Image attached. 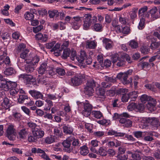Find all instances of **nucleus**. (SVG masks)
I'll return each instance as SVG.
<instances>
[{
    "label": "nucleus",
    "instance_id": "62",
    "mask_svg": "<svg viewBox=\"0 0 160 160\" xmlns=\"http://www.w3.org/2000/svg\"><path fill=\"white\" fill-rule=\"evenodd\" d=\"M122 32L123 34L127 35L130 32V30L129 27L128 26H125L122 28Z\"/></svg>",
    "mask_w": 160,
    "mask_h": 160
},
{
    "label": "nucleus",
    "instance_id": "32",
    "mask_svg": "<svg viewBox=\"0 0 160 160\" xmlns=\"http://www.w3.org/2000/svg\"><path fill=\"white\" fill-rule=\"evenodd\" d=\"M45 101L47 103L44 106V109L46 111L50 110L51 107L53 106L52 102L48 99H47Z\"/></svg>",
    "mask_w": 160,
    "mask_h": 160
},
{
    "label": "nucleus",
    "instance_id": "57",
    "mask_svg": "<svg viewBox=\"0 0 160 160\" xmlns=\"http://www.w3.org/2000/svg\"><path fill=\"white\" fill-rule=\"evenodd\" d=\"M98 142L96 140H92L89 143V145L91 147V150H92V147H96L98 145Z\"/></svg>",
    "mask_w": 160,
    "mask_h": 160
},
{
    "label": "nucleus",
    "instance_id": "29",
    "mask_svg": "<svg viewBox=\"0 0 160 160\" xmlns=\"http://www.w3.org/2000/svg\"><path fill=\"white\" fill-rule=\"evenodd\" d=\"M108 135H114L116 137H123L125 135V133L121 132H117L114 130H111L108 132Z\"/></svg>",
    "mask_w": 160,
    "mask_h": 160
},
{
    "label": "nucleus",
    "instance_id": "60",
    "mask_svg": "<svg viewBox=\"0 0 160 160\" xmlns=\"http://www.w3.org/2000/svg\"><path fill=\"white\" fill-rule=\"evenodd\" d=\"M21 108L23 112L27 115L28 116H30L31 112L29 108L24 106L21 107Z\"/></svg>",
    "mask_w": 160,
    "mask_h": 160
},
{
    "label": "nucleus",
    "instance_id": "38",
    "mask_svg": "<svg viewBox=\"0 0 160 160\" xmlns=\"http://www.w3.org/2000/svg\"><path fill=\"white\" fill-rule=\"evenodd\" d=\"M96 46V44L94 41H88L86 42V47L90 49H94Z\"/></svg>",
    "mask_w": 160,
    "mask_h": 160
},
{
    "label": "nucleus",
    "instance_id": "8",
    "mask_svg": "<svg viewBox=\"0 0 160 160\" xmlns=\"http://www.w3.org/2000/svg\"><path fill=\"white\" fill-rule=\"evenodd\" d=\"M112 62L117 67H120L123 66L125 64V60L123 58H120L118 54L112 55L111 58Z\"/></svg>",
    "mask_w": 160,
    "mask_h": 160
},
{
    "label": "nucleus",
    "instance_id": "31",
    "mask_svg": "<svg viewBox=\"0 0 160 160\" xmlns=\"http://www.w3.org/2000/svg\"><path fill=\"white\" fill-rule=\"evenodd\" d=\"M28 60H24L23 59L18 58V60L17 64L18 66L20 68H23L26 65L25 63H26V61Z\"/></svg>",
    "mask_w": 160,
    "mask_h": 160
},
{
    "label": "nucleus",
    "instance_id": "43",
    "mask_svg": "<svg viewBox=\"0 0 160 160\" xmlns=\"http://www.w3.org/2000/svg\"><path fill=\"white\" fill-rule=\"evenodd\" d=\"M105 132L103 131H98L94 132L93 135L96 138H100L104 136Z\"/></svg>",
    "mask_w": 160,
    "mask_h": 160
},
{
    "label": "nucleus",
    "instance_id": "24",
    "mask_svg": "<svg viewBox=\"0 0 160 160\" xmlns=\"http://www.w3.org/2000/svg\"><path fill=\"white\" fill-rule=\"evenodd\" d=\"M28 64L24 67L25 71L28 73H31L35 70L34 66L31 63Z\"/></svg>",
    "mask_w": 160,
    "mask_h": 160
},
{
    "label": "nucleus",
    "instance_id": "18",
    "mask_svg": "<svg viewBox=\"0 0 160 160\" xmlns=\"http://www.w3.org/2000/svg\"><path fill=\"white\" fill-rule=\"evenodd\" d=\"M48 67L47 62L42 63L38 68V73L41 75L43 74L46 72Z\"/></svg>",
    "mask_w": 160,
    "mask_h": 160
},
{
    "label": "nucleus",
    "instance_id": "46",
    "mask_svg": "<svg viewBox=\"0 0 160 160\" xmlns=\"http://www.w3.org/2000/svg\"><path fill=\"white\" fill-rule=\"evenodd\" d=\"M24 18L28 20H32L34 18L33 14L30 12H27L24 14Z\"/></svg>",
    "mask_w": 160,
    "mask_h": 160
},
{
    "label": "nucleus",
    "instance_id": "63",
    "mask_svg": "<svg viewBox=\"0 0 160 160\" xmlns=\"http://www.w3.org/2000/svg\"><path fill=\"white\" fill-rule=\"evenodd\" d=\"M19 92L18 88L11 89L10 91V93L11 95L13 96H15Z\"/></svg>",
    "mask_w": 160,
    "mask_h": 160
},
{
    "label": "nucleus",
    "instance_id": "58",
    "mask_svg": "<svg viewBox=\"0 0 160 160\" xmlns=\"http://www.w3.org/2000/svg\"><path fill=\"white\" fill-rule=\"evenodd\" d=\"M54 134L55 135H56V137H60L62 135V132L59 129L55 128L54 130Z\"/></svg>",
    "mask_w": 160,
    "mask_h": 160
},
{
    "label": "nucleus",
    "instance_id": "53",
    "mask_svg": "<svg viewBox=\"0 0 160 160\" xmlns=\"http://www.w3.org/2000/svg\"><path fill=\"white\" fill-rule=\"evenodd\" d=\"M56 73L60 76H63L65 75L66 73L65 70L61 68H57L56 69Z\"/></svg>",
    "mask_w": 160,
    "mask_h": 160
},
{
    "label": "nucleus",
    "instance_id": "55",
    "mask_svg": "<svg viewBox=\"0 0 160 160\" xmlns=\"http://www.w3.org/2000/svg\"><path fill=\"white\" fill-rule=\"evenodd\" d=\"M128 92V90L126 88H120L118 90L117 92L118 94L122 95L126 94V93Z\"/></svg>",
    "mask_w": 160,
    "mask_h": 160
},
{
    "label": "nucleus",
    "instance_id": "30",
    "mask_svg": "<svg viewBox=\"0 0 160 160\" xmlns=\"http://www.w3.org/2000/svg\"><path fill=\"white\" fill-rule=\"evenodd\" d=\"M28 97L25 94H21L19 95L18 102L20 103H26V101L28 99Z\"/></svg>",
    "mask_w": 160,
    "mask_h": 160
},
{
    "label": "nucleus",
    "instance_id": "36",
    "mask_svg": "<svg viewBox=\"0 0 160 160\" xmlns=\"http://www.w3.org/2000/svg\"><path fill=\"white\" fill-rule=\"evenodd\" d=\"M16 71L12 68L10 67L7 68L4 71V73L6 75H11L15 73Z\"/></svg>",
    "mask_w": 160,
    "mask_h": 160
},
{
    "label": "nucleus",
    "instance_id": "52",
    "mask_svg": "<svg viewBox=\"0 0 160 160\" xmlns=\"http://www.w3.org/2000/svg\"><path fill=\"white\" fill-rule=\"evenodd\" d=\"M112 25L114 28V29L117 32H122V27L118 25H116L113 23H112Z\"/></svg>",
    "mask_w": 160,
    "mask_h": 160
},
{
    "label": "nucleus",
    "instance_id": "22",
    "mask_svg": "<svg viewBox=\"0 0 160 160\" xmlns=\"http://www.w3.org/2000/svg\"><path fill=\"white\" fill-rule=\"evenodd\" d=\"M63 132L67 134H70L73 131L72 127L68 124H64L62 127Z\"/></svg>",
    "mask_w": 160,
    "mask_h": 160
},
{
    "label": "nucleus",
    "instance_id": "39",
    "mask_svg": "<svg viewBox=\"0 0 160 160\" xmlns=\"http://www.w3.org/2000/svg\"><path fill=\"white\" fill-rule=\"evenodd\" d=\"M70 52V50L69 48H67L64 49L63 54L62 55V57L64 59L67 58L69 55Z\"/></svg>",
    "mask_w": 160,
    "mask_h": 160
},
{
    "label": "nucleus",
    "instance_id": "56",
    "mask_svg": "<svg viewBox=\"0 0 160 160\" xmlns=\"http://www.w3.org/2000/svg\"><path fill=\"white\" fill-rule=\"evenodd\" d=\"M149 66L148 63L145 62H141L139 64V66L142 69L148 68Z\"/></svg>",
    "mask_w": 160,
    "mask_h": 160
},
{
    "label": "nucleus",
    "instance_id": "40",
    "mask_svg": "<svg viewBox=\"0 0 160 160\" xmlns=\"http://www.w3.org/2000/svg\"><path fill=\"white\" fill-rule=\"evenodd\" d=\"M59 12L57 10L49 11H48L49 16L51 18H53L54 16L56 17H58L59 15Z\"/></svg>",
    "mask_w": 160,
    "mask_h": 160
},
{
    "label": "nucleus",
    "instance_id": "10",
    "mask_svg": "<svg viewBox=\"0 0 160 160\" xmlns=\"http://www.w3.org/2000/svg\"><path fill=\"white\" fill-rule=\"evenodd\" d=\"M84 78L85 76L82 74L76 75L71 79V85L74 86L80 85L82 83V80Z\"/></svg>",
    "mask_w": 160,
    "mask_h": 160
},
{
    "label": "nucleus",
    "instance_id": "61",
    "mask_svg": "<svg viewBox=\"0 0 160 160\" xmlns=\"http://www.w3.org/2000/svg\"><path fill=\"white\" fill-rule=\"evenodd\" d=\"M140 50L141 52L144 54H147L149 51V48L146 46L142 47Z\"/></svg>",
    "mask_w": 160,
    "mask_h": 160
},
{
    "label": "nucleus",
    "instance_id": "9",
    "mask_svg": "<svg viewBox=\"0 0 160 160\" xmlns=\"http://www.w3.org/2000/svg\"><path fill=\"white\" fill-rule=\"evenodd\" d=\"M6 136L10 140H13L16 137V129L15 126L13 124H10L7 129Z\"/></svg>",
    "mask_w": 160,
    "mask_h": 160
},
{
    "label": "nucleus",
    "instance_id": "50",
    "mask_svg": "<svg viewBox=\"0 0 160 160\" xmlns=\"http://www.w3.org/2000/svg\"><path fill=\"white\" fill-rule=\"evenodd\" d=\"M102 25L99 23H97L94 24L93 30L97 32H101L102 31Z\"/></svg>",
    "mask_w": 160,
    "mask_h": 160
},
{
    "label": "nucleus",
    "instance_id": "44",
    "mask_svg": "<svg viewBox=\"0 0 160 160\" xmlns=\"http://www.w3.org/2000/svg\"><path fill=\"white\" fill-rule=\"evenodd\" d=\"M153 135L152 132H148L147 134V136H145L144 138V140L146 141L150 142L153 140V138L152 137Z\"/></svg>",
    "mask_w": 160,
    "mask_h": 160
},
{
    "label": "nucleus",
    "instance_id": "13",
    "mask_svg": "<svg viewBox=\"0 0 160 160\" xmlns=\"http://www.w3.org/2000/svg\"><path fill=\"white\" fill-rule=\"evenodd\" d=\"M37 40L40 41L41 42H45L48 41V36L46 34H42L39 33L36 34L35 37Z\"/></svg>",
    "mask_w": 160,
    "mask_h": 160
},
{
    "label": "nucleus",
    "instance_id": "20",
    "mask_svg": "<svg viewBox=\"0 0 160 160\" xmlns=\"http://www.w3.org/2000/svg\"><path fill=\"white\" fill-rule=\"evenodd\" d=\"M60 46V44L59 43H57L54 47L51 50V52L54 51V54L56 56H58L61 55L62 50H58Z\"/></svg>",
    "mask_w": 160,
    "mask_h": 160
},
{
    "label": "nucleus",
    "instance_id": "64",
    "mask_svg": "<svg viewBox=\"0 0 160 160\" xmlns=\"http://www.w3.org/2000/svg\"><path fill=\"white\" fill-rule=\"evenodd\" d=\"M136 105V104L135 103H132L128 105L127 107V109L130 111H132L133 110L135 111Z\"/></svg>",
    "mask_w": 160,
    "mask_h": 160
},
{
    "label": "nucleus",
    "instance_id": "33",
    "mask_svg": "<svg viewBox=\"0 0 160 160\" xmlns=\"http://www.w3.org/2000/svg\"><path fill=\"white\" fill-rule=\"evenodd\" d=\"M148 10V7L146 6H144L140 8L138 11V14L139 17L142 18L144 17L145 14L146 13Z\"/></svg>",
    "mask_w": 160,
    "mask_h": 160
},
{
    "label": "nucleus",
    "instance_id": "26",
    "mask_svg": "<svg viewBox=\"0 0 160 160\" xmlns=\"http://www.w3.org/2000/svg\"><path fill=\"white\" fill-rule=\"evenodd\" d=\"M28 134V130L26 128H24L19 130L18 132V136L21 139H24L27 136Z\"/></svg>",
    "mask_w": 160,
    "mask_h": 160
},
{
    "label": "nucleus",
    "instance_id": "35",
    "mask_svg": "<svg viewBox=\"0 0 160 160\" xmlns=\"http://www.w3.org/2000/svg\"><path fill=\"white\" fill-rule=\"evenodd\" d=\"M97 153L102 156H105L107 155V152L105 147H101L99 148Z\"/></svg>",
    "mask_w": 160,
    "mask_h": 160
},
{
    "label": "nucleus",
    "instance_id": "11",
    "mask_svg": "<svg viewBox=\"0 0 160 160\" xmlns=\"http://www.w3.org/2000/svg\"><path fill=\"white\" fill-rule=\"evenodd\" d=\"M104 81L101 82L102 87L104 88H109L112 84L111 83H114L116 82L115 78L106 76L104 77Z\"/></svg>",
    "mask_w": 160,
    "mask_h": 160
},
{
    "label": "nucleus",
    "instance_id": "2",
    "mask_svg": "<svg viewBox=\"0 0 160 160\" xmlns=\"http://www.w3.org/2000/svg\"><path fill=\"white\" fill-rule=\"evenodd\" d=\"M27 125L32 129L33 135L36 137L38 139L41 138L44 136V131L36 123L30 122Z\"/></svg>",
    "mask_w": 160,
    "mask_h": 160
},
{
    "label": "nucleus",
    "instance_id": "41",
    "mask_svg": "<svg viewBox=\"0 0 160 160\" xmlns=\"http://www.w3.org/2000/svg\"><path fill=\"white\" fill-rule=\"evenodd\" d=\"M129 45L132 49H136L138 46V43L134 40H131L129 42Z\"/></svg>",
    "mask_w": 160,
    "mask_h": 160
},
{
    "label": "nucleus",
    "instance_id": "48",
    "mask_svg": "<svg viewBox=\"0 0 160 160\" xmlns=\"http://www.w3.org/2000/svg\"><path fill=\"white\" fill-rule=\"evenodd\" d=\"M144 109V105L142 103L138 104L136 105L135 111L137 112H141L143 111Z\"/></svg>",
    "mask_w": 160,
    "mask_h": 160
},
{
    "label": "nucleus",
    "instance_id": "7",
    "mask_svg": "<svg viewBox=\"0 0 160 160\" xmlns=\"http://www.w3.org/2000/svg\"><path fill=\"white\" fill-rule=\"evenodd\" d=\"M19 78L23 79L26 84L33 85L36 84V79L32 75L24 73L20 75Z\"/></svg>",
    "mask_w": 160,
    "mask_h": 160
},
{
    "label": "nucleus",
    "instance_id": "27",
    "mask_svg": "<svg viewBox=\"0 0 160 160\" xmlns=\"http://www.w3.org/2000/svg\"><path fill=\"white\" fill-rule=\"evenodd\" d=\"M147 119L149 124L152 125L156 126L158 125H159V121L157 118H148Z\"/></svg>",
    "mask_w": 160,
    "mask_h": 160
},
{
    "label": "nucleus",
    "instance_id": "54",
    "mask_svg": "<svg viewBox=\"0 0 160 160\" xmlns=\"http://www.w3.org/2000/svg\"><path fill=\"white\" fill-rule=\"evenodd\" d=\"M8 90L12 88H17V83L15 82H12L9 80L8 82Z\"/></svg>",
    "mask_w": 160,
    "mask_h": 160
},
{
    "label": "nucleus",
    "instance_id": "47",
    "mask_svg": "<svg viewBox=\"0 0 160 160\" xmlns=\"http://www.w3.org/2000/svg\"><path fill=\"white\" fill-rule=\"evenodd\" d=\"M130 99L132 101H134L138 97V93L136 91H134L129 93L128 94Z\"/></svg>",
    "mask_w": 160,
    "mask_h": 160
},
{
    "label": "nucleus",
    "instance_id": "5",
    "mask_svg": "<svg viewBox=\"0 0 160 160\" xmlns=\"http://www.w3.org/2000/svg\"><path fill=\"white\" fill-rule=\"evenodd\" d=\"M96 82L93 79L88 81L84 88V93L89 96L92 95L94 92L93 88L96 86Z\"/></svg>",
    "mask_w": 160,
    "mask_h": 160
},
{
    "label": "nucleus",
    "instance_id": "15",
    "mask_svg": "<svg viewBox=\"0 0 160 160\" xmlns=\"http://www.w3.org/2000/svg\"><path fill=\"white\" fill-rule=\"evenodd\" d=\"M10 105L9 101L7 98H4L3 102L0 105V110H6L8 109Z\"/></svg>",
    "mask_w": 160,
    "mask_h": 160
},
{
    "label": "nucleus",
    "instance_id": "37",
    "mask_svg": "<svg viewBox=\"0 0 160 160\" xmlns=\"http://www.w3.org/2000/svg\"><path fill=\"white\" fill-rule=\"evenodd\" d=\"M29 52V50L28 49H26L24 51H23L20 54V58L23 59L24 60H28V56H28V53Z\"/></svg>",
    "mask_w": 160,
    "mask_h": 160
},
{
    "label": "nucleus",
    "instance_id": "16",
    "mask_svg": "<svg viewBox=\"0 0 160 160\" xmlns=\"http://www.w3.org/2000/svg\"><path fill=\"white\" fill-rule=\"evenodd\" d=\"M87 57L85 51L81 50L80 54L77 57V61L80 64L84 63V60Z\"/></svg>",
    "mask_w": 160,
    "mask_h": 160
},
{
    "label": "nucleus",
    "instance_id": "21",
    "mask_svg": "<svg viewBox=\"0 0 160 160\" xmlns=\"http://www.w3.org/2000/svg\"><path fill=\"white\" fill-rule=\"evenodd\" d=\"M102 41L106 49L108 50L112 48V42L110 39L105 38L103 39Z\"/></svg>",
    "mask_w": 160,
    "mask_h": 160
},
{
    "label": "nucleus",
    "instance_id": "45",
    "mask_svg": "<svg viewBox=\"0 0 160 160\" xmlns=\"http://www.w3.org/2000/svg\"><path fill=\"white\" fill-rule=\"evenodd\" d=\"M56 68H55L52 67H50L48 72L49 76L47 75V77H51L55 74L56 73Z\"/></svg>",
    "mask_w": 160,
    "mask_h": 160
},
{
    "label": "nucleus",
    "instance_id": "17",
    "mask_svg": "<svg viewBox=\"0 0 160 160\" xmlns=\"http://www.w3.org/2000/svg\"><path fill=\"white\" fill-rule=\"evenodd\" d=\"M28 61H26L27 63H32L34 65L38 62L39 61V57L37 55L33 56L32 55H29V56L28 57Z\"/></svg>",
    "mask_w": 160,
    "mask_h": 160
},
{
    "label": "nucleus",
    "instance_id": "1",
    "mask_svg": "<svg viewBox=\"0 0 160 160\" xmlns=\"http://www.w3.org/2000/svg\"><path fill=\"white\" fill-rule=\"evenodd\" d=\"M0 65L3 67L5 65H10V60L9 57L6 56L7 55V47L5 45L0 46Z\"/></svg>",
    "mask_w": 160,
    "mask_h": 160
},
{
    "label": "nucleus",
    "instance_id": "25",
    "mask_svg": "<svg viewBox=\"0 0 160 160\" xmlns=\"http://www.w3.org/2000/svg\"><path fill=\"white\" fill-rule=\"evenodd\" d=\"M148 124L147 118L142 119L140 121L139 123V127L142 129L146 128L148 126Z\"/></svg>",
    "mask_w": 160,
    "mask_h": 160
},
{
    "label": "nucleus",
    "instance_id": "42",
    "mask_svg": "<svg viewBox=\"0 0 160 160\" xmlns=\"http://www.w3.org/2000/svg\"><path fill=\"white\" fill-rule=\"evenodd\" d=\"M92 114L98 119H100L103 116L102 114L100 111H93L92 112Z\"/></svg>",
    "mask_w": 160,
    "mask_h": 160
},
{
    "label": "nucleus",
    "instance_id": "51",
    "mask_svg": "<svg viewBox=\"0 0 160 160\" xmlns=\"http://www.w3.org/2000/svg\"><path fill=\"white\" fill-rule=\"evenodd\" d=\"M145 18H142L140 19V21L138 26V28L140 30L142 29L145 27Z\"/></svg>",
    "mask_w": 160,
    "mask_h": 160
},
{
    "label": "nucleus",
    "instance_id": "6",
    "mask_svg": "<svg viewBox=\"0 0 160 160\" xmlns=\"http://www.w3.org/2000/svg\"><path fill=\"white\" fill-rule=\"evenodd\" d=\"M77 103L80 108V105L83 106L84 109L82 112V114L84 116L87 117L90 115L92 108V106L91 104L88 102L84 103L79 102H77Z\"/></svg>",
    "mask_w": 160,
    "mask_h": 160
},
{
    "label": "nucleus",
    "instance_id": "19",
    "mask_svg": "<svg viewBox=\"0 0 160 160\" xmlns=\"http://www.w3.org/2000/svg\"><path fill=\"white\" fill-rule=\"evenodd\" d=\"M29 92L33 97L36 99H42L43 97V95L41 93L34 90H30Z\"/></svg>",
    "mask_w": 160,
    "mask_h": 160
},
{
    "label": "nucleus",
    "instance_id": "14",
    "mask_svg": "<svg viewBox=\"0 0 160 160\" xmlns=\"http://www.w3.org/2000/svg\"><path fill=\"white\" fill-rule=\"evenodd\" d=\"M147 104V108L150 111H154L156 109L155 106L156 103V101L152 98H150Z\"/></svg>",
    "mask_w": 160,
    "mask_h": 160
},
{
    "label": "nucleus",
    "instance_id": "59",
    "mask_svg": "<svg viewBox=\"0 0 160 160\" xmlns=\"http://www.w3.org/2000/svg\"><path fill=\"white\" fill-rule=\"evenodd\" d=\"M152 98L151 97H148L146 94L142 95L140 98L141 101L143 103H145L146 101L149 100V98Z\"/></svg>",
    "mask_w": 160,
    "mask_h": 160
},
{
    "label": "nucleus",
    "instance_id": "28",
    "mask_svg": "<svg viewBox=\"0 0 160 160\" xmlns=\"http://www.w3.org/2000/svg\"><path fill=\"white\" fill-rule=\"evenodd\" d=\"M57 140V137L56 136L52 135L46 138L45 139V142L46 143L49 144L56 141Z\"/></svg>",
    "mask_w": 160,
    "mask_h": 160
},
{
    "label": "nucleus",
    "instance_id": "12",
    "mask_svg": "<svg viewBox=\"0 0 160 160\" xmlns=\"http://www.w3.org/2000/svg\"><path fill=\"white\" fill-rule=\"evenodd\" d=\"M9 80L5 79L3 76L0 74V88L5 91L8 90Z\"/></svg>",
    "mask_w": 160,
    "mask_h": 160
},
{
    "label": "nucleus",
    "instance_id": "49",
    "mask_svg": "<svg viewBox=\"0 0 160 160\" xmlns=\"http://www.w3.org/2000/svg\"><path fill=\"white\" fill-rule=\"evenodd\" d=\"M160 46V42H154L151 43L150 46L151 48L154 50L158 48Z\"/></svg>",
    "mask_w": 160,
    "mask_h": 160
},
{
    "label": "nucleus",
    "instance_id": "34",
    "mask_svg": "<svg viewBox=\"0 0 160 160\" xmlns=\"http://www.w3.org/2000/svg\"><path fill=\"white\" fill-rule=\"evenodd\" d=\"M89 152V150L87 147L84 145L80 148V154L83 156H85Z\"/></svg>",
    "mask_w": 160,
    "mask_h": 160
},
{
    "label": "nucleus",
    "instance_id": "23",
    "mask_svg": "<svg viewBox=\"0 0 160 160\" xmlns=\"http://www.w3.org/2000/svg\"><path fill=\"white\" fill-rule=\"evenodd\" d=\"M96 93L100 98H102V100H103L105 98V91L102 88L100 87L97 89Z\"/></svg>",
    "mask_w": 160,
    "mask_h": 160
},
{
    "label": "nucleus",
    "instance_id": "3",
    "mask_svg": "<svg viewBox=\"0 0 160 160\" xmlns=\"http://www.w3.org/2000/svg\"><path fill=\"white\" fill-rule=\"evenodd\" d=\"M132 72V70H129L124 73L120 72L117 75V78L120 80L124 84H128L132 82V79L130 78L128 79V75H130Z\"/></svg>",
    "mask_w": 160,
    "mask_h": 160
},
{
    "label": "nucleus",
    "instance_id": "4",
    "mask_svg": "<svg viewBox=\"0 0 160 160\" xmlns=\"http://www.w3.org/2000/svg\"><path fill=\"white\" fill-rule=\"evenodd\" d=\"M74 137L71 136L68 137L63 141L62 144L63 147V149L64 152L70 153L72 151L73 148L71 146V143Z\"/></svg>",
    "mask_w": 160,
    "mask_h": 160
}]
</instances>
